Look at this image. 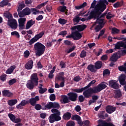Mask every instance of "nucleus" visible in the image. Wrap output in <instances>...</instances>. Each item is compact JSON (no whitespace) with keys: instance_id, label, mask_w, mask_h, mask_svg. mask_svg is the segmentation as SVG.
Wrapping results in <instances>:
<instances>
[{"instance_id":"9d476101","label":"nucleus","mask_w":126,"mask_h":126,"mask_svg":"<svg viewBox=\"0 0 126 126\" xmlns=\"http://www.w3.org/2000/svg\"><path fill=\"white\" fill-rule=\"evenodd\" d=\"M109 86L114 89H119L120 88V84L118 81H116V80H110L109 81Z\"/></svg>"},{"instance_id":"c756f323","label":"nucleus","mask_w":126,"mask_h":126,"mask_svg":"<svg viewBox=\"0 0 126 126\" xmlns=\"http://www.w3.org/2000/svg\"><path fill=\"white\" fill-rule=\"evenodd\" d=\"M16 68V65H12L10 66L7 70H6V73L7 74H10V73H12L13 70Z\"/></svg>"},{"instance_id":"4468645a","label":"nucleus","mask_w":126,"mask_h":126,"mask_svg":"<svg viewBox=\"0 0 126 126\" xmlns=\"http://www.w3.org/2000/svg\"><path fill=\"white\" fill-rule=\"evenodd\" d=\"M108 5L109 2L107 0H100V4L99 6V8L100 11H104L106 8V5Z\"/></svg>"},{"instance_id":"774afa93","label":"nucleus","mask_w":126,"mask_h":126,"mask_svg":"<svg viewBox=\"0 0 126 126\" xmlns=\"http://www.w3.org/2000/svg\"><path fill=\"white\" fill-rule=\"evenodd\" d=\"M81 80V78H80V76H76V77H74L73 78V80L75 81V82H79Z\"/></svg>"},{"instance_id":"a878e982","label":"nucleus","mask_w":126,"mask_h":126,"mask_svg":"<svg viewBox=\"0 0 126 126\" xmlns=\"http://www.w3.org/2000/svg\"><path fill=\"white\" fill-rule=\"evenodd\" d=\"M108 114L106 113L105 111H100V112L98 113V117L101 118V120H102V119H105L106 118L108 117Z\"/></svg>"},{"instance_id":"c85d7f7f","label":"nucleus","mask_w":126,"mask_h":126,"mask_svg":"<svg viewBox=\"0 0 126 126\" xmlns=\"http://www.w3.org/2000/svg\"><path fill=\"white\" fill-rule=\"evenodd\" d=\"M122 96V94L121 90L117 89L116 90L114 95L115 98H119Z\"/></svg>"},{"instance_id":"6e6552de","label":"nucleus","mask_w":126,"mask_h":126,"mask_svg":"<svg viewBox=\"0 0 126 126\" xmlns=\"http://www.w3.org/2000/svg\"><path fill=\"white\" fill-rule=\"evenodd\" d=\"M55 80L57 81H62L60 82V87H64L65 86V78L64 71L59 72L58 75L56 76Z\"/></svg>"},{"instance_id":"6e6d98bb","label":"nucleus","mask_w":126,"mask_h":126,"mask_svg":"<svg viewBox=\"0 0 126 126\" xmlns=\"http://www.w3.org/2000/svg\"><path fill=\"white\" fill-rule=\"evenodd\" d=\"M17 80L16 79H11L8 82L9 85H13L14 83H16Z\"/></svg>"},{"instance_id":"cd10ccee","label":"nucleus","mask_w":126,"mask_h":126,"mask_svg":"<svg viewBox=\"0 0 126 126\" xmlns=\"http://www.w3.org/2000/svg\"><path fill=\"white\" fill-rule=\"evenodd\" d=\"M4 16L8 19L7 24L9 26V21L10 20V17H12V14L9 11H4Z\"/></svg>"},{"instance_id":"72a5a7b5","label":"nucleus","mask_w":126,"mask_h":126,"mask_svg":"<svg viewBox=\"0 0 126 126\" xmlns=\"http://www.w3.org/2000/svg\"><path fill=\"white\" fill-rule=\"evenodd\" d=\"M58 10L61 12H65L66 10H67V7L66 6H59L58 7Z\"/></svg>"},{"instance_id":"412c9836","label":"nucleus","mask_w":126,"mask_h":126,"mask_svg":"<svg viewBox=\"0 0 126 126\" xmlns=\"http://www.w3.org/2000/svg\"><path fill=\"white\" fill-rule=\"evenodd\" d=\"M34 24H35V21H33V20H30L29 21H28L26 24V29L27 30L30 29L31 27H32V26Z\"/></svg>"},{"instance_id":"7ed1b4c3","label":"nucleus","mask_w":126,"mask_h":126,"mask_svg":"<svg viewBox=\"0 0 126 126\" xmlns=\"http://www.w3.org/2000/svg\"><path fill=\"white\" fill-rule=\"evenodd\" d=\"M87 27V25L82 24L81 25H77L71 27V34L67 35L66 38H73L74 40H79L83 37V35L80 32L84 31Z\"/></svg>"},{"instance_id":"20e7f679","label":"nucleus","mask_w":126,"mask_h":126,"mask_svg":"<svg viewBox=\"0 0 126 126\" xmlns=\"http://www.w3.org/2000/svg\"><path fill=\"white\" fill-rule=\"evenodd\" d=\"M60 107L61 106L59 103H57L56 101L53 103V109L51 110L52 114H51L49 118V123L51 124H53L55 122H59V120H61V113L59 110H58Z\"/></svg>"},{"instance_id":"de8ad7c7","label":"nucleus","mask_w":126,"mask_h":126,"mask_svg":"<svg viewBox=\"0 0 126 126\" xmlns=\"http://www.w3.org/2000/svg\"><path fill=\"white\" fill-rule=\"evenodd\" d=\"M114 14H112L111 12H108L106 18L107 20H111V19H112V17H114Z\"/></svg>"},{"instance_id":"ea45409f","label":"nucleus","mask_w":126,"mask_h":126,"mask_svg":"<svg viewBox=\"0 0 126 126\" xmlns=\"http://www.w3.org/2000/svg\"><path fill=\"white\" fill-rule=\"evenodd\" d=\"M111 71L109 69H106L103 70V76H109L110 75Z\"/></svg>"},{"instance_id":"58836bf2","label":"nucleus","mask_w":126,"mask_h":126,"mask_svg":"<svg viewBox=\"0 0 126 126\" xmlns=\"http://www.w3.org/2000/svg\"><path fill=\"white\" fill-rule=\"evenodd\" d=\"M9 2L8 0H3L0 2V6L1 7H4V6H6L8 5Z\"/></svg>"},{"instance_id":"a19ab883","label":"nucleus","mask_w":126,"mask_h":126,"mask_svg":"<svg viewBox=\"0 0 126 126\" xmlns=\"http://www.w3.org/2000/svg\"><path fill=\"white\" fill-rule=\"evenodd\" d=\"M8 115L10 119L12 121V122H14V123H15V115H14V114H12L11 113H9Z\"/></svg>"},{"instance_id":"ddd939ff","label":"nucleus","mask_w":126,"mask_h":126,"mask_svg":"<svg viewBox=\"0 0 126 126\" xmlns=\"http://www.w3.org/2000/svg\"><path fill=\"white\" fill-rule=\"evenodd\" d=\"M31 98L34 99L33 105H31L32 106H35V109L36 110H41L42 108L41 105H40V104H37V102H38V101L40 99L39 95H36V96H35V97H32Z\"/></svg>"},{"instance_id":"f257e3e1","label":"nucleus","mask_w":126,"mask_h":126,"mask_svg":"<svg viewBox=\"0 0 126 126\" xmlns=\"http://www.w3.org/2000/svg\"><path fill=\"white\" fill-rule=\"evenodd\" d=\"M96 82L95 80L91 81L87 86L82 87L80 90H77L79 92H83V94L85 98H89L92 96L93 94H98L100 92L101 90L105 89L107 87V83L106 82H101L100 84L97 86H94L93 88L91 87L93 84H95ZM90 87H91L90 88Z\"/></svg>"},{"instance_id":"a211bd4d","label":"nucleus","mask_w":126,"mask_h":126,"mask_svg":"<svg viewBox=\"0 0 126 126\" xmlns=\"http://www.w3.org/2000/svg\"><path fill=\"white\" fill-rule=\"evenodd\" d=\"M25 6V4H20V5H19L17 11L18 12L19 17H22V16H24V15H23V10H22V9L23 8H24Z\"/></svg>"},{"instance_id":"bb28decb","label":"nucleus","mask_w":126,"mask_h":126,"mask_svg":"<svg viewBox=\"0 0 126 126\" xmlns=\"http://www.w3.org/2000/svg\"><path fill=\"white\" fill-rule=\"evenodd\" d=\"M87 69L92 72H95L96 71V69H95V63L94 65V64H89V65H88Z\"/></svg>"},{"instance_id":"37998d69","label":"nucleus","mask_w":126,"mask_h":126,"mask_svg":"<svg viewBox=\"0 0 126 126\" xmlns=\"http://www.w3.org/2000/svg\"><path fill=\"white\" fill-rule=\"evenodd\" d=\"M45 107L49 109H52V108H53L52 101H49V103L46 104V105H45Z\"/></svg>"},{"instance_id":"b1692460","label":"nucleus","mask_w":126,"mask_h":126,"mask_svg":"<svg viewBox=\"0 0 126 126\" xmlns=\"http://www.w3.org/2000/svg\"><path fill=\"white\" fill-rule=\"evenodd\" d=\"M62 100H61V103L63 104H67L70 103V100H69V96L67 95H62L61 96Z\"/></svg>"},{"instance_id":"603ef678","label":"nucleus","mask_w":126,"mask_h":126,"mask_svg":"<svg viewBox=\"0 0 126 126\" xmlns=\"http://www.w3.org/2000/svg\"><path fill=\"white\" fill-rule=\"evenodd\" d=\"M94 29L95 32H99V31L102 29V27L101 26H99V24H98V25H97V26L95 27Z\"/></svg>"},{"instance_id":"49530a36","label":"nucleus","mask_w":126,"mask_h":126,"mask_svg":"<svg viewBox=\"0 0 126 126\" xmlns=\"http://www.w3.org/2000/svg\"><path fill=\"white\" fill-rule=\"evenodd\" d=\"M64 43L66 45V46H73V43L70 40H64Z\"/></svg>"},{"instance_id":"bf43d9fd","label":"nucleus","mask_w":126,"mask_h":126,"mask_svg":"<svg viewBox=\"0 0 126 126\" xmlns=\"http://www.w3.org/2000/svg\"><path fill=\"white\" fill-rule=\"evenodd\" d=\"M118 69L120 70V71H125L126 72V66L125 65H121L120 66H118Z\"/></svg>"},{"instance_id":"052dcab7","label":"nucleus","mask_w":126,"mask_h":126,"mask_svg":"<svg viewBox=\"0 0 126 126\" xmlns=\"http://www.w3.org/2000/svg\"><path fill=\"white\" fill-rule=\"evenodd\" d=\"M78 99L80 103H82V102H84V101L85 100V97L82 95H79Z\"/></svg>"},{"instance_id":"79ce46f5","label":"nucleus","mask_w":126,"mask_h":126,"mask_svg":"<svg viewBox=\"0 0 126 126\" xmlns=\"http://www.w3.org/2000/svg\"><path fill=\"white\" fill-rule=\"evenodd\" d=\"M32 14H37V13H39L40 12L39 10H37L36 8H31V13Z\"/></svg>"},{"instance_id":"e433bc0d","label":"nucleus","mask_w":126,"mask_h":126,"mask_svg":"<svg viewBox=\"0 0 126 126\" xmlns=\"http://www.w3.org/2000/svg\"><path fill=\"white\" fill-rule=\"evenodd\" d=\"M80 20H81V18H80L79 14H78V15H75L74 16V18L73 19L72 21L73 23H79Z\"/></svg>"},{"instance_id":"4d7b16f0","label":"nucleus","mask_w":126,"mask_h":126,"mask_svg":"<svg viewBox=\"0 0 126 126\" xmlns=\"http://www.w3.org/2000/svg\"><path fill=\"white\" fill-rule=\"evenodd\" d=\"M83 126H90V122L89 120H83Z\"/></svg>"},{"instance_id":"13d9d810","label":"nucleus","mask_w":126,"mask_h":126,"mask_svg":"<svg viewBox=\"0 0 126 126\" xmlns=\"http://www.w3.org/2000/svg\"><path fill=\"white\" fill-rule=\"evenodd\" d=\"M116 126L114 125V124H112V123H106V122H104L103 123V126Z\"/></svg>"},{"instance_id":"9b49d317","label":"nucleus","mask_w":126,"mask_h":126,"mask_svg":"<svg viewBox=\"0 0 126 126\" xmlns=\"http://www.w3.org/2000/svg\"><path fill=\"white\" fill-rule=\"evenodd\" d=\"M9 27L12 29H17L18 27L17 21L15 19H12V15L11 14V18H10V21H9Z\"/></svg>"},{"instance_id":"c03bdc74","label":"nucleus","mask_w":126,"mask_h":126,"mask_svg":"<svg viewBox=\"0 0 126 126\" xmlns=\"http://www.w3.org/2000/svg\"><path fill=\"white\" fill-rule=\"evenodd\" d=\"M58 22L59 24H61V25H65V24H66L67 21L65 19L60 18L58 20Z\"/></svg>"},{"instance_id":"338daca9","label":"nucleus","mask_w":126,"mask_h":126,"mask_svg":"<svg viewBox=\"0 0 126 126\" xmlns=\"http://www.w3.org/2000/svg\"><path fill=\"white\" fill-rule=\"evenodd\" d=\"M71 119L72 120H77L78 122V119H79V117L77 114H75V115H72Z\"/></svg>"},{"instance_id":"09e8293b","label":"nucleus","mask_w":126,"mask_h":126,"mask_svg":"<svg viewBox=\"0 0 126 126\" xmlns=\"http://www.w3.org/2000/svg\"><path fill=\"white\" fill-rule=\"evenodd\" d=\"M30 55V52H29V51H28V50H27L26 51H25L24 53V57H25V58H28Z\"/></svg>"},{"instance_id":"39448f33","label":"nucleus","mask_w":126,"mask_h":126,"mask_svg":"<svg viewBox=\"0 0 126 126\" xmlns=\"http://www.w3.org/2000/svg\"><path fill=\"white\" fill-rule=\"evenodd\" d=\"M39 83V78L37 72H33L30 77V80L28 81L26 84L27 88L30 90L34 89V87L38 86Z\"/></svg>"},{"instance_id":"0eeeda50","label":"nucleus","mask_w":126,"mask_h":126,"mask_svg":"<svg viewBox=\"0 0 126 126\" xmlns=\"http://www.w3.org/2000/svg\"><path fill=\"white\" fill-rule=\"evenodd\" d=\"M81 89H80V90ZM78 88H74L73 91H74V93H69L67 94L68 98L69 100H71V102H76L77 98L78 97L77 94H81L78 90H80ZM76 92L77 94H76Z\"/></svg>"},{"instance_id":"423d86ee","label":"nucleus","mask_w":126,"mask_h":126,"mask_svg":"<svg viewBox=\"0 0 126 126\" xmlns=\"http://www.w3.org/2000/svg\"><path fill=\"white\" fill-rule=\"evenodd\" d=\"M34 49L36 56H41L45 51V46L41 42H36L34 44Z\"/></svg>"},{"instance_id":"393cba45","label":"nucleus","mask_w":126,"mask_h":126,"mask_svg":"<svg viewBox=\"0 0 126 126\" xmlns=\"http://www.w3.org/2000/svg\"><path fill=\"white\" fill-rule=\"evenodd\" d=\"M31 13V10L30 8L29 7H26V8H24V9H23L22 14L23 16H26V15H30Z\"/></svg>"},{"instance_id":"0e129e2a","label":"nucleus","mask_w":126,"mask_h":126,"mask_svg":"<svg viewBox=\"0 0 126 126\" xmlns=\"http://www.w3.org/2000/svg\"><path fill=\"white\" fill-rule=\"evenodd\" d=\"M66 34H67V31L65 30H64L63 31H61L59 33V35H62L63 36V37H64V36H65V35H66Z\"/></svg>"},{"instance_id":"dca6fc26","label":"nucleus","mask_w":126,"mask_h":126,"mask_svg":"<svg viewBox=\"0 0 126 126\" xmlns=\"http://www.w3.org/2000/svg\"><path fill=\"white\" fill-rule=\"evenodd\" d=\"M126 75H121L119 77L120 83L121 85H125L124 88L125 91H126Z\"/></svg>"},{"instance_id":"2f4dec72","label":"nucleus","mask_w":126,"mask_h":126,"mask_svg":"<svg viewBox=\"0 0 126 126\" xmlns=\"http://www.w3.org/2000/svg\"><path fill=\"white\" fill-rule=\"evenodd\" d=\"M124 4V1L121 0L120 2L118 1L113 4V6L115 8H119V7H121Z\"/></svg>"},{"instance_id":"1a4fd4ad","label":"nucleus","mask_w":126,"mask_h":126,"mask_svg":"<svg viewBox=\"0 0 126 126\" xmlns=\"http://www.w3.org/2000/svg\"><path fill=\"white\" fill-rule=\"evenodd\" d=\"M45 34V31H41V32H39L38 34H36L35 35V36L32 38L28 43L29 44H33L34 42H35L36 41H37L38 39H40V38H42L43 37V36Z\"/></svg>"},{"instance_id":"f8f14e48","label":"nucleus","mask_w":126,"mask_h":126,"mask_svg":"<svg viewBox=\"0 0 126 126\" xmlns=\"http://www.w3.org/2000/svg\"><path fill=\"white\" fill-rule=\"evenodd\" d=\"M19 22V28L20 30L25 29V23L26 22V18H24V16H22L18 20Z\"/></svg>"},{"instance_id":"f3484780","label":"nucleus","mask_w":126,"mask_h":126,"mask_svg":"<svg viewBox=\"0 0 126 126\" xmlns=\"http://www.w3.org/2000/svg\"><path fill=\"white\" fill-rule=\"evenodd\" d=\"M106 111L107 112V113H109V114H111L113 112H115V111L116 110V107H113V106H111L110 105H108L105 108Z\"/></svg>"},{"instance_id":"5fc2aeb1","label":"nucleus","mask_w":126,"mask_h":126,"mask_svg":"<svg viewBox=\"0 0 126 126\" xmlns=\"http://www.w3.org/2000/svg\"><path fill=\"white\" fill-rule=\"evenodd\" d=\"M49 98L50 100H52V102L53 103V101L55 100L56 98V95L53 93L52 94H50V96H49Z\"/></svg>"},{"instance_id":"5701e85b","label":"nucleus","mask_w":126,"mask_h":126,"mask_svg":"<svg viewBox=\"0 0 126 126\" xmlns=\"http://www.w3.org/2000/svg\"><path fill=\"white\" fill-rule=\"evenodd\" d=\"M125 44L122 41H118L115 45V49L120 50L121 48H124Z\"/></svg>"},{"instance_id":"7c9ffc66","label":"nucleus","mask_w":126,"mask_h":126,"mask_svg":"<svg viewBox=\"0 0 126 126\" xmlns=\"http://www.w3.org/2000/svg\"><path fill=\"white\" fill-rule=\"evenodd\" d=\"M119 59V56L118 55V53H114L113 54L112 56H111V61H113V62H116Z\"/></svg>"},{"instance_id":"4be33fe9","label":"nucleus","mask_w":126,"mask_h":126,"mask_svg":"<svg viewBox=\"0 0 126 126\" xmlns=\"http://www.w3.org/2000/svg\"><path fill=\"white\" fill-rule=\"evenodd\" d=\"M103 65V62L102 61H96L94 63V67L95 69H96V71H97V69H100L102 68V66Z\"/></svg>"},{"instance_id":"e2e57ef3","label":"nucleus","mask_w":126,"mask_h":126,"mask_svg":"<svg viewBox=\"0 0 126 126\" xmlns=\"http://www.w3.org/2000/svg\"><path fill=\"white\" fill-rule=\"evenodd\" d=\"M78 116L79 117V119H78V125L80 126H83V122L82 121V120L81 119V117L79 116V115H78Z\"/></svg>"},{"instance_id":"6ab92c4d","label":"nucleus","mask_w":126,"mask_h":126,"mask_svg":"<svg viewBox=\"0 0 126 126\" xmlns=\"http://www.w3.org/2000/svg\"><path fill=\"white\" fill-rule=\"evenodd\" d=\"M33 61L31 59L25 64V68H26V69H32L33 67Z\"/></svg>"},{"instance_id":"473e14b6","label":"nucleus","mask_w":126,"mask_h":126,"mask_svg":"<svg viewBox=\"0 0 126 126\" xmlns=\"http://www.w3.org/2000/svg\"><path fill=\"white\" fill-rule=\"evenodd\" d=\"M17 103H18L17 99H9V100H8V104L11 106L16 105Z\"/></svg>"},{"instance_id":"2eb2a0df","label":"nucleus","mask_w":126,"mask_h":126,"mask_svg":"<svg viewBox=\"0 0 126 126\" xmlns=\"http://www.w3.org/2000/svg\"><path fill=\"white\" fill-rule=\"evenodd\" d=\"M28 104H31V105H34V99L30 98V99L29 100L23 99V100L21 101L22 108H23L24 106H26Z\"/></svg>"},{"instance_id":"f03ea898","label":"nucleus","mask_w":126,"mask_h":126,"mask_svg":"<svg viewBox=\"0 0 126 126\" xmlns=\"http://www.w3.org/2000/svg\"><path fill=\"white\" fill-rule=\"evenodd\" d=\"M101 4V0L100 3L98 5H96L94 9H92L89 15L87 18V21L92 20V19H96V24H99V26H101V29L104 27V19H101V15L103 11H101L100 10V5Z\"/></svg>"},{"instance_id":"8fccbe9b","label":"nucleus","mask_w":126,"mask_h":126,"mask_svg":"<svg viewBox=\"0 0 126 126\" xmlns=\"http://www.w3.org/2000/svg\"><path fill=\"white\" fill-rule=\"evenodd\" d=\"M120 30L119 29H117V28H112V34H117L120 33Z\"/></svg>"},{"instance_id":"680f3d73","label":"nucleus","mask_w":126,"mask_h":126,"mask_svg":"<svg viewBox=\"0 0 126 126\" xmlns=\"http://www.w3.org/2000/svg\"><path fill=\"white\" fill-rule=\"evenodd\" d=\"M60 65L61 66L62 68H65V67H66L65 62H64V61H61Z\"/></svg>"},{"instance_id":"3c124183","label":"nucleus","mask_w":126,"mask_h":126,"mask_svg":"<svg viewBox=\"0 0 126 126\" xmlns=\"http://www.w3.org/2000/svg\"><path fill=\"white\" fill-rule=\"evenodd\" d=\"M11 35L16 36V37H17V38H19V37H20V35L19 32H17V31H13L11 32Z\"/></svg>"},{"instance_id":"f704fd0d","label":"nucleus","mask_w":126,"mask_h":126,"mask_svg":"<svg viewBox=\"0 0 126 126\" xmlns=\"http://www.w3.org/2000/svg\"><path fill=\"white\" fill-rule=\"evenodd\" d=\"M71 117V113L70 112H66L63 115V119L69 120L70 119Z\"/></svg>"},{"instance_id":"4c0bfd02","label":"nucleus","mask_w":126,"mask_h":126,"mask_svg":"<svg viewBox=\"0 0 126 126\" xmlns=\"http://www.w3.org/2000/svg\"><path fill=\"white\" fill-rule=\"evenodd\" d=\"M76 48V45H72V48H70V49H69V50H65V52L66 53V55H67V54H69V53H71V52H73V51H74V50H75Z\"/></svg>"},{"instance_id":"c9c22d12","label":"nucleus","mask_w":126,"mask_h":126,"mask_svg":"<svg viewBox=\"0 0 126 126\" xmlns=\"http://www.w3.org/2000/svg\"><path fill=\"white\" fill-rule=\"evenodd\" d=\"M87 2H84V3H83V4H82L81 5H79V6H75V8L76 9H78V10L82 9V8H84V7L87 6Z\"/></svg>"},{"instance_id":"864d4df0","label":"nucleus","mask_w":126,"mask_h":126,"mask_svg":"<svg viewBox=\"0 0 126 126\" xmlns=\"http://www.w3.org/2000/svg\"><path fill=\"white\" fill-rule=\"evenodd\" d=\"M75 123L73 122V120H70L69 122L66 123V126H75Z\"/></svg>"},{"instance_id":"69168bd1","label":"nucleus","mask_w":126,"mask_h":126,"mask_svg":"<svg viewBox=\"0 0 126 126\" xmlns=\"http://www.w3.org/2000/svg\"><path fill=\"white\" fill-rule=\"evenodd\" d=\"M0 78L1 81H2V82L6 81V75H1V76H0Z\"/></svg>"},{"instance_id":"a18cd8bd","label":"nucleus","mask_w":126,"mask_h":126,"mask_svg":"<svg viewBox=\"0 0 126 126\" xmlns=\"http://www.w3.org/2000/svg\"><path fill=\"white\" fill-rule=\"evenodd\" d=\"M87 52L86 51H85L84 50H83V51H82L80 56L81 57V58H84L85 57H86L87 56Z\"/></svg>"},{"instance_id":"aec40b11","label":"nucleus","mask_w":126,"mask_h":126,"mask_svg":"<svg viewBox=\"0 0 126 126\" xmlns=\"http://www.w3.org/2000/svg\"><path fill=\"white\" fill-rule=\"evenodd\" d=\"M2 94L3 96H8V97L13 95V94L11 93V92L7 89H4V90H2Z\"/></svg>"}]
</instances>
